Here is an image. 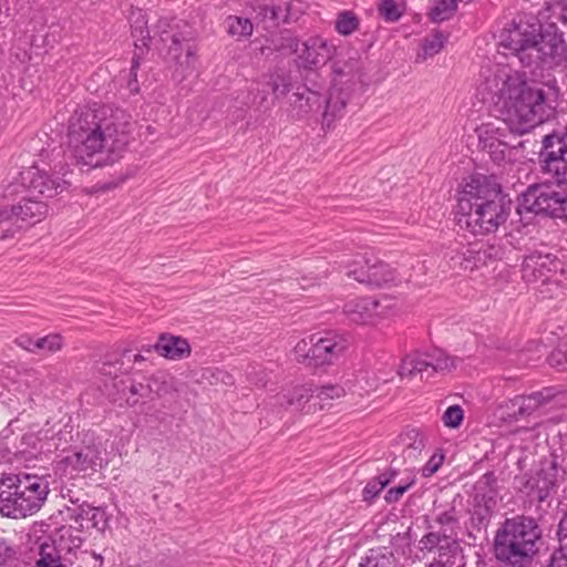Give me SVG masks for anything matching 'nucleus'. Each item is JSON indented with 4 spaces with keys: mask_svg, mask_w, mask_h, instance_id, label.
<instances>
[{
    "mask_svg": "<svg viewBox=\"0 0 567 567\" xmlns=\"http://www.w3.org/2000/svg\"><path fill=\"white\" fill-rule=\"evenodd\" d=\"M482 90L489 94L496 112L506 127L485 124V146H507L506 130L525 134L533 127L548 121L559 104L560 87L556 79L528 83L525 73L506 66H497L482 83Z\"/></svg>",
    "mask_w": 567,
    "mask_h": 567,
    "instance_id": "f257e3e1",
    "label": "nucleus"
},
{
    "mask_svg": "<svg viewBox=\"0 0 567 567\" xmlns=\"http://www.w3.org/2000/svg\"><path fill=\"white\" fill-rule=\"evenodd\" d=\"M133 128L131 115L120 107H81L69 120V147L79 163L102 166L120 157Z\"/></svg>",
    "mask_w": 567,
    "mask_h": 567,
    "instance_id": "f03ea898",
    "label": "nucleus"
},
{
    "mask_svg": "<svg viewBox=\"0 0 567 567\" xmlns=\"http://www.w3.org/2000/svg\"><path fill=\"white\" fill-rule=\"evenodd\" d=\"M511 206L495 176L475 174L458 194L457 224L474 235L491 234L507 220Z\"/></svg>",
    "mask_w": 567,
    "mask_h": 567,
    "instance_id": "7ed1b4c3",
    "label": "nucleus"
},
{
    "mask_svg": "<svg viewBox=\"0 0 567 567\" xmlns=\"http://www.w3.org/2000/svg\"><path fill=\"white\" fill-rule=\"evenodd\" d=\"M501 44L511 50L526 68H551L561 64L567 58L563 33L554 24L543 30L538 21L514 22L502 32Z\"/></svg>",
    "mask_w": 567,
    "mask_h": 567,
    "instance_id": "20e7f679",
    "label": "nucleus"
},
{
    "mask_svg": "<svg viewBox=\"0 0 567 567\" xmlns=\"http://www.w3.org/2000/svg\"><path fill=\"white\" fill-rule=\"evenodd\" d=\"M153 33L151 37L143 18L137 19L132 27L135 48L143 52L148 48V42L158 38V41L167 47L166 60L174 69V78L183 80L195 70L197 49L193 42L194 30L186 21L161 18Z\"/></svg>",
    "mask_w": 567,
    "mask_h": 567,
    "instance_id": "39448f33",
    "label": "nucleus"
},
{
    "mask_svg": "<svg viewBox=\"0 0 567 567\" xmlns=\"http://www.w3.org/2000/svg\"><path fill=\"white\" fill-rule=\"evenodd\" d=\"M542 528L530 516L506 518L494 537V556L499 567H527L537 553Z\"/></svg>",
    "mask_w": 567,
    "mask_h": 567,
    "instance_id": "423d86ee",
    "label": "nucleus"
},
{
    "mask_svg": "<svg viewBox=\"0 0 567 567\" xmlns=\"http://www.w3.org/2000/svg\"><path fill=\"white\" fill-rule=\"evenodd\" d=\"M50 492L44 476L30 474H4L0 477V514L22 519L38 513Z\"/></svg>",
    "mask_w": 567,
    "mask_h": 567,
    "instance_id": "0eeeda50",
    "label": "nucleus"
},
{
    "mask_svg": "<svg viewBox=\"0 0 567 567\" xmlns=\"http://www.w3.org/2000/svg\"><path fill=\"white\" fill-rule=\"evenodd\" d=\"M565 470L557 455H549L540 461L535 471L517 477L518 489L526 496L525 508L542 516L543 504L557 492L563 482Z\"/></svg>",
    "mask_w": 567,
    "mask_h": 567,
    "instance_id": "6e6552de",
    "label": "nucleus"
},
{
    "mask_svg": "<svg viewBox=\"0 0 567 567\" xmlns=\"http://www.w3.org/2000/svg\"><path fill=\"white\" fill-rule=\"evenodd\" d=\"M350 346L348 337L337 332L318 333L301 339L293 348L297 362L311 368L334 364Z\"/></svg>",
    "mask_w": 567,
    "mask_h": 567,
    "instance_id": "1a4fd4ad",
    "label": "nucleus"
},
{
    "mask_svg": "<svg viewBox=\"0 0 567 567\" xmlns=\"http://www.w3.org/2000/svg\"><path fill=\"white\" fill-rule=\"evenodd\" d=\"M83 539L79 530L72 527H62L58 530L51 543L40 546L38 567H74L75 558L82 553Z\"/></svg>",
    "mask_w": 567,
    "mask_h": 567,
    "instance_id": "9d476101",
    "label": "nucleus"
},
{
    "mask_svg": "<svg viewBox=\"0 0 567 567\" xmlns=\"http://www.w3.org/2000/svg\"><path fill=\"white\" fill-rule=\"evenodd\" d=\"M455 368V361L441 349L430 352H413L406 354L399 367L398 374L403 378L420 377L421 380L430 379L435 373L451 371Z\"/></svg>",
    "mask_w": 567,
    "mask_h": 567,
    "instance_id": "9b49d317",
    "label": "nucleus"
},
{
    "mask_svg": "<svg viewBox=\"0 0 567 567\" xmlns=\"http://www.w3.org/2000/svg\"><path fill=\"white\" fill-rule=\"evenodd\" d=\"M542 172L557 184H567V125L561 133H553L543 138L539 153Z\"/></svg>",
    "mask_w": 567,
    "mask_h": 567,
    "instance_id": "f8f14e48",
    "label": "nucleus"
},
{
    "mask_svg": "<svg viewBox=\"0 0 567 567\" xmlns=\"http://www.w3.org/2000/svg\"><path fill=\"white\" fill-rule=\"evenodd\" d=\"M563 194L564 192L556 190L549 185H532L522 195L516 210L519 215L535 213L546 214L555 218L561 205Z\"/></svg>",
    "mask_w": 567,
    "mask_h": 567,
    "instance_id": "ddd939ff",
    "label": "nucleus"
},
{
    "mask_svg": "<svg viewBox=\"0 0 567 567\" xmlns=\"http://www.w3.org/2000/svg\"><path fill=\"white\" fill-rule=\"evenodd\" d=\"M391 306L388 299H374L370 297L353 298L344 302L342 313L347 319L357 324H375L385 318Z\"/></svg>",
    "mask_w": 567,
    "mask_h": 567,
    "instance_id": "4468645a",
    "label": "nucleus"
},
{
    "mask_svg": "<svg viewBox=\"0 0 567 567\" xmlns=\"http://www.w3.org/2000/svg\"><path fill=\"white\" fill-rule=\"evenodd\" d=\"M12 186L14 193H18L17 188L20 186L31 196L51 198L63 185L60 178L49 175L38 166H30L20 172L18 183Z\"/></svg>",
    "mask_w": 567,
    "mask_h": 567,
    "instance_id": "2eb2a0df",
    "label": "nucleus"
},
{
    "mask_svg": "<svg viewBox=\"0 0 567 567\" xmlns=\"http://www.w3.org/2000/svg\"><path fill=\"white\" fill-rule=\"evenodd\" d=\"M331 61V87L353 92L363 81V66L361 59L354 55L343 56L336 53Z\"/></svg>",
    "mask_w": 567,
    "mask_h": 567,
    "instance_id": "dca6fc26",
    "label": "nucleus"
},
{
    "mask_svg": "<svg viewBox=\"0 0 567 567\" xmlns=\"http://www.w3.org/2000/svg\"><path fill=\"white\" fill-rule=\"evenodd\" d=\"M336 45L321 37H310L301 43L297 64L305 70H315L334 58Z\"/></svg>",
    "mask_w": 567,
    "mask_h": 567,
    "instance_id": "f3484780",
    "label": "nucleus"
},
{
    "mask_svg": "<svg viewBox=\"0 0 567 567\" xmlns=\"http://www.w3.org/2000/svg\"><path fill=\"white\" fill-rule=\"evenodd\" d=\"M305 12V4L298 0H279L271 6H261L258 10L265 30L279 27L280 23L296 22Z\"/></svg>",
    "mask_w": 567,
    "mask_h": 567,
    "instance_id": "a211bd4d",
    "label": "nucleus"
},
{
    "mask_svg": "<svg viewBox=\"0 0 567 567\" xmlns=\"http://www.w3.org/2000/svg\"><path fill=\"white\" fill-rule=\"evenodd\" d=\"M561 269V262L550 254L534 251L522 264V278L528 282H547Z\"/></svg>",
    "mask_w": 567,
    "mask_h": 567,
    "instance_id": "6ab92c4d",
    "label": "nucleus"
},
{
    "mask_svg": "<svg viewBox=\"0 0 567 567\" xmlns=\"http://www.w3.org/2000/svg\"><path fill=\"white\" fill-rule=\"evenodd\" d=\"M556 395L553 388H544L540 391L533 392L529 395H518L506 403V415L504 419L509 421L519 420L533 414L540 406L549 403Z\"/></svg>",
    "mask_w": 567,
    "mask_h": 567,
    "instance_id": "aec40b11",
    "label": "nucleus"
},
{
    "mask_svg": "<svg viewBox=\"0 0 567 567\" xmlns=\"http://www.w3.org/2000/svg\"><path fill=\"white\" fill-rule=\"evenodd\" d=\"M313 385L312 384H298L290 389L284 390L278 393L274 399L275 403L302 414H311L317 411V403L310 402L313 400Z\"/></svg>",
    "mask_w": 567,
    "mask_h": 567,
    "instance_id": "412c9836",
    "label": "nucleus"
},
{
    "mask_svg": "<svg viewBox=\"0 0 567 567\" xmlns=\"http://www.w3.org/2000/svg\"><path fill=\"white\" fill-rule=\"evenodd\" d=\"M493 247L485 245H471L453 252L449 258L450 268L453 270L472 271L486 264L487 259L493 256Z\"/></svg>",
    "mask_w": 567,
    "mask_h": 567,
    "instance_id": "4be33fe9",
    "label": "nucleus"
},
{
    "mask_svg": "<svg viewBox=\"0 0 567 567\" xmlns=\"http://www.w3.org/2000/svg\"><path fill=\"white\" fill-rule=\"evenodd\" d=\"M365 266L367 274H357L355 271L350 274L357 275L358 282L360 284L382 287L386 285H398L401 281V278L394 268L377 258H370V260H367Z\"/></svg>",
    "mask_w": 567,
    "mask_h": 567,
    "instance_id": "5701e85b",
    "label": "nucleus"
},
{
    "mask_svg": "<svg viewBox=\"0 0 567 567\" xmlns=\"http://www.w3.org/2000/svg\"><path fill=\"white\" fill-rule=\"evenodd\" d=\"M152 350L156 351L161 357L173 361L186 359L192 353L187 339L169 333L159 334L156 343L145 349L147 352Z\"/></svg>",
    "mask_w": 567,
    "mask_h": 567,
    "instance_id": "b1692460",
    "label": "nucleus"
},
{
    "mask_svg": "<svg viewBox=\"0 0 567 567\" xmlns=\"http://www.w3.org/2000/svg\"><path fill=\"white\" fill-rule=\"evenodd\" d=\"M323 104L320 93L308 87L295 92L290 97V114L295 120H301L312 112H318Z\"/></svg>",
    "mask_w": 567,
    "mask_h": 567,
    "instance_id": "393cba45",
    "label": "nucleus"
},
{
    "mask_svg": "<svg viewBox=\"0 0 567 567\" xmlns=\"http://www.w3.org/2000/svg\"><path fill=\"white\" fill-rule=\"evenodd\" d=\"M352 92L331 87L327 99H323L322 127L330 128L332 124L346 114V106Z\"/></svg>",
    "mask_w": 567,
    "mask_h": 567,
    "instance_id": "a878e982",
    "label": "nucleus"
},
{
    "mask_svg": "<svg viewBox=\"0 0 567 567\" xmlns=\"http://www.w3.org/2000/svg\"><path fill=\"white\" fill-rule=\"evenodd\" d=\"M496 505V495L476 493L474 496L473 508L471 509V527L477 532L486 530Z\"/></svg>",
    "mask_w": 567,
    "mask_h": 567,
    "instance_id": "bb28decb",
    "label": "nucleus"
},
{
    "mask_svg": "<svg viewBox=\"0 0 567 567\" xmlns=\"http://www.w3.org/2000/svg\"><path fill=\"white\" fill-rule=\"evenodd\" d=\"M8 213L10 219L17 216L22 220L37 223L47 216L48 205L40 197L27 194L18 204L8 207Z\"/></svg>",
    "mask_w": 567,
    "mask_h": 567,
    "instance_id": "cd10ccee",
    "label": "nucleus"
},
{
    "mask_svg": "<svg viewBox=\"0 0 567 567\" xmlns=\"http://www.w3.org/2000/svg\"><path fill=\"white\" fill-rule=\"evenodd\" d=\"M99 461L100 451L95 446L87 445L63 457L60 464H63L65 468H71L72 474L73 472L95 471Z\"/></svg>",
    "mask_w": 567,
    "mask_h": 567,
    "instance_id": "c85d7f7f",
    "label": "nucleus"
},
{
    "mask_svg": "<svg viewBox=\"0 0 567 567\" xmlns=\"http://www.w3.org/2000/svg\"><path fill=\"white\" fill-rule=\"evenodd\" d=\"M458 547L456 539H451L441 532H429L419 542V548L423 553L437 554L440 558L449 557Z\"/></svg>",
    "mask_w": 567,
    "mask_h": 567,
    "instance_id": "c756f323",
    "label": "nucleus"
},
{
    "mask_svg": "<svg viewBox=\"0 0 567 567\" xmlns=\"http://www.w3.org/2000/svg\"><path fill=\"white\" fill-rule=\"evenodd\" d=\"M265 85L271 89L275 99L287 95L293 87L292 71L286 68H275L264 76Z\"/></svg>",
    "mask_w": 567,
    "mask_h": 567,
    "instance_id": "7c9ffc66",
    "label": "nucleus"
},
{
    "mask_svg": "<svg viewBox=\"0 0 567 567\" xmlns=\"http://www.w3.org/2000/svg\"><path fill=\"white\" fill-rule=\"evenodd\" d=\"M559 547L551 554L547 567H567V509L563 513L557 526Z\"/></svg>",
    "mask_w": 567,
    "mask_h": 567,
    "instance_id": "2f4dec72",
    "label": "nucleus"
},
{
    "mask_svg": "<svg viewBox=\"0 0 567 567\" xmlns=\"http://www.w3.org/2000/svg\"><path fill=\"white\" fill-rule=\"evenodd\" d=\"M396 559L393 551L388 547L371 548L361 558L359 567H395Z\"/></svg>",
    "mask_w": 567,
    "mask_h": 567,
    "instance_id": "473e14b6",
    "label": "nucleus"
},
{
    "mask_svg": "<svg viewBox=\"0 0 567 567\" xmlns=\"http://www.w3.org/2000/svg\"><path fill=\"white\" fill-rule=\"evenodd\" d=\"M406 446L403 451V457L411 465L419 460L426 446V436L419 430H410L405 434Z\"/></svg>",
    "mask_w": 567,
    "mask_h": 567,
    "instance_id": "72a5a7b5",
    "label": "nucleus"
},
{
    "mask_svg": "<svg viewBox=\"0 0 567 567\" xmlns=\"http://www.w3.org/2000/svg\"><path fill=\"white\" fill-rule=\"evenodd\" d=\"M267 41L270 43V47L262 48V53H265L266 49H269L280 51L282 53L296 54L298 56L301 47L299 40L289 31H284L279 34H274L270 37V39H267Z\"/></svg>",
    "mask_w": 567,
    "mask_h": 567,
    "instance_id": "f704fd0d",
    "label": "nucleus"
},
{
    "mask_svg": "<svg viewBox=\"0 0 567 567\" xmlns=\"http://www.w3.org/2000/svg\"><path fill=\"white\" fill-rule=\"evenodd\" d=\"M227 33L237 41L248 39L254 31V23L248 18L228 16L225 20Z\"/></svg>",
    "mask_w": 567,
    "mask_h": 567,
    "instance_id": "c9c22d12",
    "label": "nucleus"
},
{
    "mask_svg": "<svg viewBox=\"0 0 567 567\" xmlns=\"http://www.w3.org/2000/svg\"><path fill=\"white\" fill-rule=\"evenodd\" d=\"M447 41V35L441 31H435L431 35L426 37L423 41L421 51L416 54L415 62L422 63L429 58L437 54Z\"/></svg>",
    "mask_w": 567,
    "mask_h": 567,
    "instance_id": "e433bc0d",
    "label": "nucleus"
},
{
    "mask_svg": "<svg viewBox=\"0 0 567 567\" xmlns=\"http://www.w3.org/2000/svg\"><path fill=\"white\" fill-rule=\"evenodd\" d=\"M125 361H127V363L131 362V351L123 352L121 358L115 361L106 360L102 362L99 367V372L101 375L115 381L120 374H124L130 371L131 367L125 364Z\"/></svg>",
    "mask_w": 567,
    "mask_h": 567,
    "instance_id": "4c0bfd02",
    "label": "nucleus"
},
{
    "mask_svg": "<svg viewBox=\"0 0 567 567\" xmlns=\"http://www.w3.org/2000/svg\"><path fill=\"white\" fill-rule=\"evenodd\" d=\"M434 520L441 526V533L445 536H450L451 539H456L457 530L460 529V517L455 507H450L439 513Z\"/></svg>",
    "mask_w": 567,
    "mask_h": 567,
    "instance_id": "58836bf2",
    "label": "nucleus"
},
{
    "mask_svg": "<svg viewBox=\"0 0 567 567\" xmlns=\"http://www.w3.org/2000/svg\"><path fill=\"white\" fill-rule=\"evenodd\" d=\"M395 470L380 474L378 477L371 480L363 488V499L372 501L375 498L382 489L396 476Z\"/></svg>",
    "mask_w": 567,
    "mask_h": 567,
    "instance_id": "ea45409f",
    "label": "nucleus"
},
{
    "mask_svg": "<svg viewBox=\"0 0 567 567\" xmlns=\"http://www.w3.org/2000/svg\"><path fill=\"white\" fill-rule=\"evenodd\" d=\"M313 400L318 401L317 406L322 410L330 400L340 399L346 395L344 389L339 384H326L322 386H313Z\"/></svg>",
    "mask_w": 567,
    "mask_h": 567,
    "instance_id": "a19ab883",
    "label": "nucleus"
},
{
    "mask_svg": "<svg viewBox=\"0 0 567 567\" xmlns=\"http://www.w3.org/2000/svg\"><path fill=\"white\" fill-rule=\"evenodd\" d=\"M154 388L153 393L157 396L176 393L178 391L176 380L166 372H157L151 377Z\"/></svg>",
    "mask_w": 567,
    "mask_h": 567,
    "instance_id": "79ce46f5",
    "label": "nucleus"
},
{
    "mask_svg": "<svg viewBox=\"0 0 567 567\" xmlns=\"http://www.w3.org/2000/svg\"><path fill=\"white\" fill-rule=\"evenodd\" d=\"M367 260H370V257H367L365 255H357L354 257H342L338 264L340 268L346 269V276L350 279H353L358 281L357 275H350L351 272L355 271L367 274Z\"/></svg>",
    "mask_w": 567,
    "mask_h": 567,
    "instance_id": "37998d69",
    "label": "nucleus"
},
{
    "mask_svg": "<svg viewBox=\"0 0 567 567\" xmlns=\"http://www.w3.org/2000/svg\"><path fill=\"white\" fill-rule=\"evenodd\" d=\"M461 0H441L430 12V17L434 22H442L449 20L456 11Z\"/></svg>",
    "mask_w": 567,
    "mask_h": 567,
    "instance_id": "c03bdc74",
    "label": "nucleus"
},
{
    "mask_svg": "<svg viewBox=\"0 0 567 567\" xmlns=\"http://www.w3.org/2000/svg\"><path fill=\"white\" fill-rule=\"evenodd\" d=\"M359 27L358 17L351 11H342L336 20V30L342 35H350Z\"/></svg>",
    "mask_w": 567,
    "mask_h": 567,
    "instance_id": "a18cd8bd",
    "label": "nucleus"
},
{
    "mask_svg": "<svg viewBox=\"0 0 567 567\" xmlns=\"http://www.w3.org/2000/svg\"><path fill=\"white\" fill-rule=\"evenodd\" d=\"M127 389L131 394V396L127 398V403L130 405L137 404L140 399L151 398V394L153 393V390H154V388L151 383V378L147 379L146 383L133 381L127 386Z\"/></svg>",
    "mask_w": 567,
    "mask_h": 567,
    "instance_id": "49530a36",
    "label": "nucleus"
},
{
    "mask_svg": "<svg viewBox=\"0 0 567 567\" xmlns=\"http://www.w3.org/2000/svg\"><path fill=\"white\" fill-rule=\"evenodd\" d=\"M35 347L39 350L49 353H55L63 348V338L58 333H51L35 340Z\"/></svg>",
    "mask_w": 567,
    "mask_h": 567,
    "instance_id": "de8ad7c7",
    "label": "nucleus"
},
{
    "mask_svg": "<svg viewBox=\"0 0 567 567\" xmlns=\"http://www.w3.org/2000/svg\"><path fill=\"white\" fill-rule=\"evenodd\" d=\"M464 419L463 410L460 405H451L443 413L442 421L445 426L456 429Z\"/></svg>",
    "mask_w": 567,
    "mask_h": 567,
    "instance_id": "09e8293b",
    "label": "nucleus"
},
{
    "mask_svg": "<svg viewBox=\"0 0 567 567\" xmlns=\"http://www.w3.org/2000/svg\"><path fill=\"white\" fill-rule=\"evenodd\" d=\"M75 560L78 564H74V567H101L103 564V558L100 555L89 550L79 553Z\"/></svg>",
    "mask_w": 567,
    "mask_h": 567,
    "instance_id": "8fccbe9b",
    "label": "nucleus"
},
{
    "mask_svg": "<svg viewBox=\"0 0 567 567\" xmlns=\"http://www.w3.org/2000/svg\"><path fill=\"white\" fill-rule=\"evenodd\" d=\"M380 14L386 21H398L401 17V12L398 8V4L394 0H383L379 7Z\"/></svg>",
    "mask_w": 567,
    "mask_h": 567,
    "instance_id": "3c124183",
    "label": "nucleus"
},
{
    "mask_svg": "<svg viewBox=\"0 0 567 567\" xmlns=\"http://www.w3.org/2000/svg\"><path fill=\"white\" fill-rule=\"evenodd\" d=\"M549 363L559 370H567V344L551 352Z\"/></svg>",
    "mask_w": 567,
    "mask_h": 567,
    "instance_id": "603ef678",
    "label": "nucleus"
},
{
    "mask_svg": "<svg viewBox=\"0 0 567 567\" xmlns=\"http://www.w3.org/2000/svg\"><path fill=\"white\" fill-rule=\"evenodd\" d=\"M413 484L414 480H411L405 484L390 488L384 496L385 502L389 504L398 502Z\"/></svg>",
    "mask_w": 567,
    "mask_h": 567,
    "instance_id": "864d4df0",
    "label": "nucleus"
},
{
    "mask_svg": "<svg viewBox=\"0 0 567 567\" xmlns=\"http://www.w3.org/2000/svg\"><path fill=\"white\" fill-rule=\"evenodd\" d=\"M261 82H256L255 86L250 90L252 105L261 109L268 100V93L265 89L260 87Z\"/></svg>",
    "mask_w": 567,
    "mask_h": 567,
    "instance_id": "5fc2aeb1",
    "label": "nucleus"
},
{
    "mask_svg": "<svg viewBox=\"0 0 567 567\" xmlns=\"http://www.w3.org/2000/svg\"><path fill=\"white\" fill-rule=\"evenodd\" d=\"M443 460L444 456L442 454H433L422 468L423 476H432L442 465Z\"/></svg>",
    "mask_w": 567,
    "mask_h": 567,
    "instance_id": "6e6d98bb",
    "label": "nucleus"
},
{
    "mask_svg": "<svg viewBox=\"0 0 567 567\" xmlns=\"http://www.w3.org/2000/svg\"><path fill=\"white\" fill-rule=\"evenodd\" d=\"M85 515L89 517L90 520L93 523V527H96L97 529H104L106 522L104 519V513L100 511L99 508H90L85 512Z\"/></svg>",
    "mask_w": 567,
    "mask_h": 567,
    "instance_id": "4d7b16f0",
    "label": "nucleus"
},
{
    "mask_svg": "<svg viewBox=\"0 0 567 567\" xmlns=\"http://www.w3.org/2000/svg\"><path fill=\"white\" fill-rule=\"evenodd\" d=\"M495 484H496V476L493 472H487L485 473L482 478L478 482V487L481 488L482 486L488 488L487 492H485L484 494H494L496 495V492H495Z\"/></svg>",
    "mask_w": 567,
    "mask_h": 567,
    "instance_id": "13d9d810",
    "label": "nucleus"
},
{
    "mask_svg": "<svg viewBox=\"0 0 567 567\" xmlns=\"http://www.w3.org/2000/svg\"><path fill=\"white\" fill-rule=\"evenodd\" d=\"M138 59H140V55L137 53H135V55H134V58L132 60V68H131L130 81H128V87L132 91H137V74H136V70L140 66Z\"/></svg>",
    "mask_w": 567,
    "mask_h": 567,
    "instance_id": "bf43d9fd",
    "label": "nucleus"
},
{
    "mask_svg": "<svg viewBox=\"0 0 567 567\" xmlns=\"http://www.w3.org/2000/svg\"><path fill=\"white\" fill-rule=\"evenodd\" d=\"M16 343L18 347L31 352L35 353L38 351V348L35 347V340H33L29 336H21L16 339Z\"/></svg>",
    "mask_w": 567,
    "mask_h": 567,
    "instance_id": "052dcab7",
    "label": "nucleus"
},
{
    "mask_svg": "<svg viewBox=\"0 0 567 567\" xmlns=\"http://www.w3.org/2000/svg\"><path fill=\"white\" fill-rule=\"evenodd\" d=\"M247 377L256 385H266V373L262 370L256 371V368L251 367L250 371L247 372Z\"/></svg>",
    "mask_w": 567,
    "mask_h": 567,
    "instance_id": "680f3d73",
    "label": "nucleus"
},
{
    "mask_svg": "<svg viewBox=\"0 0 567 567\" xmlns=\"http://www.w3.org/2000/svg\"><path fill=\"white\" fill-rule=\"evenodd\" d=\"M14 555V550L4 542L0 543V566Z\"/></svg>",
    "mask_w": 567,
    "mask_h": 567,
    "instance_id": "e2e57ef3",
    "label": "nucleus"
},
{
    "mask_svg": "<svg viewBox=\"0 0 567 567\" xmlns=\"http://www.w3.org/2000/svg\"><path fill=\"white\" fill-rule=\"evenodd\" d=\"M362 380L365 381V386H362V389H365L367 391L375 390L379 384V379L374 375V373L365 372V374L362 377Z\"/></svg>",
    "mask_w": 567,
    "mask_h": 567,
    "instance_id": "0e129e2a",
    "label": "nucleus"
},
{
    "mask_svg": "<svg viewBox=\"0 0 567 567\" xmlns=\"http://www.w3.org/2000/svg\"><path fill=\"white\" fill-rule=\"evenodd\" d=\"M555 218H560L567 220V193L564 192L563 198H561V205L559 209L556 213Z\"/></svg>",
    "mask_w": 567,
    "mask_h": 567,
    "instance_id": "69168bd1",
    "label": "nucleus"
},
{
    "mask_svg": "<svg viewBox=\"0 0 567 567\" xmlns=\"http://www.w3.org/2000/svg\"><path fill=\"white\" fill-rule=\"evenodd\" d=\"M560 13L559 20L567 25V0H559Z\"/></svg>",
    "mask_w": 567,
    "mask_h": 567,
    "instance_id": "338daca9",
    "label": "nucleus"
},
{
    "mask_svg": "<svg viewBox=\"0 0 567 567\" xmlns=\"http://www.w3.org/2000/svg\"><path fill=\"white\" fill-rule=\"evenodd\" d=\"M217 375H220V380L224 383H231V375H229L227 372L217 370Z\"/></svg>",
    "mask_w": 567,
    "mask_h": 567,
    "instance_id": "774afa93",
    "label": "nucleus"
}]
</instances>
